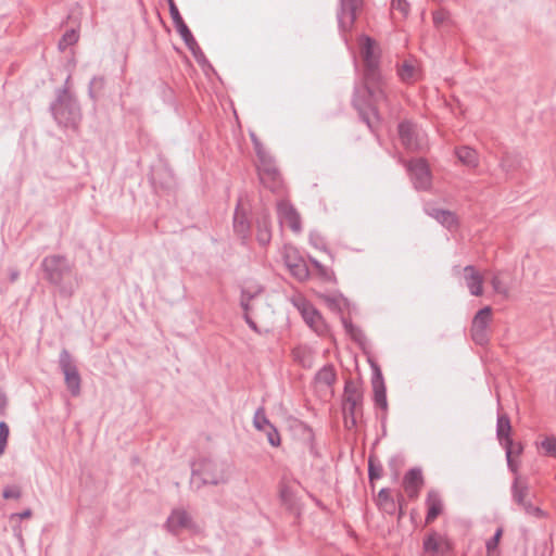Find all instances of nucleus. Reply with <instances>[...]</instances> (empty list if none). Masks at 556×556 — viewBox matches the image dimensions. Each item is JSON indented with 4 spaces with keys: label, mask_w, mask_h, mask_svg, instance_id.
<instances>
[{
    "label": "nucleus",
    "mask_w": 556,
    "mask_h": 556,
    "mask_svg": "<svg viewBox=\"0 0 556 556\" xmlns=\"http://www.w3.org/2000/svg\"><path fill=\"white\" fill-rule=\"evenodd\" d=\"M510 448L511 447L504 448L505 455H506V460H507V467L513 473L517 475L518 470H519L520 463L513 456V452Z\"/></svg>",
    "instance_id": "obj_45"
},
{
    "label": "nucleus",
    "mask_w": 556,
    "mask_h": 556,
    "mask_svg": "<svg viewBox=\"0 0 556 556\" xmlns=\"http://www.w3.org/2000/svg\"><path fill=\"white\" fill-rule=\"evenodd\" d=\"M256 240L262 247L269 244L271 240V222L267 211H262L256 217Z\"/></svg>",
    "instance_id": "obj_22"
},
{
    "label": "nucleus",
    "mask_w": 556,
    "mask_h": 556,
    "mask_svg": "<svg viewBox=\"0 0 556 556\" xmlns=\"http://www.w3.org/2000/svg\"><path fill=\"white\" fill-rule=\"evenodd\" d=\"M31 516H33L31 509L27 508V509L23 510L20 514L12 515V518L13 517H18L20 519H27V518H30Z\"/></svg>",
    "instance_id": "obj_55"
},
{
    "label": "nucleus",
    "mask_w": 556,
    "mask_h": 556,
    "mask_svg": "<svg viewBox=\"0 0 556 556\" xmlns=\"http://www.w3.org/2000/svg\"><path fill=\"white\" fill-rule=\"evenodd\" d=\"M233 231L243 241V243L250 238L251 224L247 212L241 208L240 200L237 203L233 214Z\"/></svg>",
    "instance_id": "obj_19"
},
{
    "label": "nucleus",
    "mask_w": 556,
    "mask_h": 556,
    "mask_svg": "<svg viewBox=\"0 0 556 556\" xmlns=\"http://www.w3.org/2000/svg\"><path fill=\"white\" fill-rule=\"evenodd\" d=\"M243 319L248 325L253 320L252 317L250 316V313H243Z\"/></svg>",
    "instance_id": "obj_63"
},
{
    "label": "nucleus",
    "mask_w": 556,
    "mask_h": 556,
    "mask_svg": "<svg viewBox=\"0 0 556 556\" xmlns=\"http://www.w3.org/2000/svg\"><path fill=\"white\" fill-rule=\"evenodd\" d=\"M342 324L345 331L351 336L354 341H359L363 338V332L359 328L353 325L350 318L342 317Z\"/></svg>",
    "instance_id": "obj_40"
},
{
    "label": "nucleus",
    "mask_w": 556,
    "mask_h": 556,
    "mask_svg": "<svg viewBox=\"0 0 556 556\" xmlns=\"http://www.w3.org/2000/svg\"><path fill=\"white\" fill-rule=\"evenodd\" d=\"M262 431L266 434L267 441L271 446H274V447L280 446V444H281L280 433H279L278 429L273 424H270L269 426L264 428Z\"/></svg>",
    "instance_id": "obj_35"
},
{
    "label": "nucleus",
    "mask_w": 556,
    "mask_h": 556,
    "mask_svg": "<svg viewBox=\"0 0 556 556\" xmlns=\"http://www.w3.org/2000/svg\"><path fill=\"white\" fill-rule=\"evenodd\" d=\"M309 242L313 247H315L316 249L320 250V251H324V252H327L331 260H333V256L332 254L330 253V251L327 249L326 247V243L324 241V239L319 236V235H311L309 237Z\"/></svg>",
    "instance_id": "obj_47"
},
{
    "label": "nucleus",
    "mask_w": 556,
    "mask_h": 556,
    "mask_svg": "<svg viewBox=\"0 0 556 556\" xmlns=\"http://www.w3.org/2000/svg\"><path fill=\"white\" fill-rule=\"evenodd\" d=\"M17 277H18V271L14 270L10 275V280L13 282L17 279Z\"/></svg>",
    "instance_id": "obj_64"
},
{
    "label": "nucleus",
    "mask_w": 556,
    "mask_h": 556,
    "mask_svg": "<svg viewBox=\"0 0 556 556\" xmlns=\"http://www.w3.org/2000/svg\"><path fill=\"white\" fill-rule=\"evenodd\" d=\"M150 181H151V184H152L153 189L155 190V192H157V190H159V186H157V182H156L155 177H154V176H152V177H151V179H150Z\"/></svg>",
    "instance_id": "obj_62"
},
{
    "label": "nucleus",
    "mask_w": 556,
    "mask_h": 556,
    "mask_svg": "<svg viewBox=\"0 0 556 556\" xmlns=\"http://www.w3.org/2000/svg\"><path fill=\"white\" fill-rule=\"evenodd\" d=\"M491 285L495 293L503 295L505 299L509 296V288L504 283L498 274L492 277Z\"/></svg>",
    "instance_id": "obj_37"
},
{
    "label": "nucleus",
    "mask_w": 556,
    "mask_h": 556,
    "mask_svg": "<svg viewBox=\"0 0 556 556\" xmlns=\"http://www.w3.org/2000/svg\"><path fill=\"white\" fill-rule=\"evenodd\" d=\"M455 155L458 161L470 168H477L479 166V154L478 152L468 147L462 146L455 149Z\"/></svg>",
    "instance_id": "obj_27"
},
{
    "label": "nucleus",
    "mask_w": 556,
    "mask_h": 556,
    "mask_svg": "<svg viewBox=\"0 0 556 556\" xmlns=\"http://www.w3.org/2000/svg\"><path fill=\"white\" fill-rule=\"evenodd\" d=\"M503 535V529H496L495 533L491 539H489L485 543L486 552H496L500 540Z\"/></svg>",
    "instance_id": "obj_43"
},
{
    "label": "nucleus",
    "mask_w": 556,
    "mask_h": 556,
    "mask_svg": "<svg viewBox=\"0 0 556 556\" xmlns=\"http://www.w3.org/2000/svg\"><path fill=\"white\" fill-rule=\"evenodd\" d=\"M168 3L170 17L180 13L174 0H166Z\"/></svg>",
    "instance_id": "obj_54"
},
{
    "label": "nucleus",
    "mask_w": 556,
    "mask_h": 556,
    "mask_svg": "<svg viewBox=\"0 0 556 556\" xmlns=\"http://www.w3.org/2000/svg\"><path fill=\"white\" fill-rule=\"evenodd\" d=\"M404 466V457L401 454L391 456L388 460V467L394 479L400 476L401 468Z\"/></svg>",
    "instance_id": "obj_36"
},
{
    "label": "nucleus",
    "mask_w": 556,
    "mask_h": 556,
    "mask_svg": "<svg viewBox=\"0 0 556 556\" xmlns=\"http://www.w3.org/2000/svg\"><path fill=\"white\" fill-rule=\"evenodd\" d=\"M450 18L448 11L444 9H440L433 12L432 21L435 27H440L444 22Z\"/></svg>",
    "instance_id": "obj_46"
},
{
    "label": "nucleus",
    "mask_w": 556,
    "mask_h": 556,
    "mask_svg": "<svg viewBox=\"0 0 556 556\" xmlns=\"http://www.w3.org/2000/svg\"><path fill=\"white\" fill-rule=\"evenodd\" d=\"M529 495V485L527 482H522L518 476H516L511 484V497L513 501L529 516L538 519L546 518L547 514L539 506L533 505L527 500Z\"/></svg>",
    "instance_id": "obj_11"
},
{
    "label": "nucleus",
    "mask_w": 556,
    "mask_h": 556,
    "mask_svg": "<svg viewBox=\"0 0 556 556\" xmlns=\"http://www.w3.org/2000/svg\"><path fill=\"white\" fill-rule=\"evenodd\" d=\"M412 182L416 190L427 191L432 185V175L425 159L413 160L407 165Z\"/></svg>",
    "instance_id": "obj_14"
},
{
    "label": "nucleus",
    "mask_w": 556,
    "mask_h": 556,
    "mask_svg": "<svg viewBox=\"0 0 556 556\" xmlns=\"http://www.w3.org/2000/svg\"><path fill=\"white\" fill-rule=\"evenodd\" d=\"M396 502V510L399 509V519H401L403 516H404V509H403V506L405 504V500H404V496L403 494H399L397 495V500L395 501Z\"/></svg>",
    "instance_id": "obj_52"
},
{
    "label": "nucleus",
    "mask_w": 556,
    "mask_h": 556,
    "mask_svg": "<svg viewBox=\"0 0 556 556\" xmlns=\"http://www.w3.org/2000/svg\"><path fill=\"white\" fill-rule=\"evenodd\" d=\"M364 5L365 0H339L337 20L341 33L345 34L352 30Z\"/></svg>",
    "instance_id": "obj_8"
},
{
    "label": "nucleus",
    "mask_w": 556,
    "mask_h": 556,
    "mask_svg": "<svg viewBox=\"0 0 556 556\" xmlns=\"http://www.w3.org/2000/svg\"><path fill=\"white\" fill-rule=\"evenodd\" d=\"M466 286L471 295L480 296L483 293V277L472 265L464 268Z\"/></svg>",
    "instance_id": "obj_25"
},
{
    "label": "nucleus",
    "mask_w": 556,
    "mask_h": 556,
    "mask_svg": "<svg viewBox=\"0 0 556 556\" xmlns=\"http://www.w3.org/2000/svg\"><path fill=\"white\" fill-rule=\"evenodd\" d=\"M383 475V466L375 453L368 456V480L371 489H375V481L379 480Z\"/></svg>",
    "instance_id": "obj_30"
},
{
    "label": "nucleus",
    "mask_w": 556,
    "mask_h": 556,
    "mask_svg": "<svg viewBox=\"0 0 556 556\" xmlns=\"http://www.w3.org/2000/svg\"><path fill=\"white\" fill-rule=\"evenodd\" d=\"M227 480L223 463H218L210 457H200L192 463L191 484H195L198 490L206 484H223Z\"/></svg>",
    "instance_id": "obj_4"
},
{
    "label": "nucleus",
    "mask_w": 556,
    "mask_h": 556,
    "mask_svg": "<svg viewBox=\"0 0 556 556\" xmlns=\"http://www.w3.org/2000/svg\"><path fill=\"white\" fill-rule=\"evenodd\" d=\"M309 262L311 264L314 266V268L317 270L321 267V263L319 261H317L316 258L314 257H309Z\"/></svg>",
    "instance_id": "obj_60"
},
{
    "label": "nucleus",
    "mask_w": 556,
    "mask_h": 556,
    "mask_svg": "<svg viewBox=\"0 0 556 556\" xmlns=\"http://www.w3.org/2000/svg\"><path fill=\"white\" fill-rule=\"evenodd\" d=\"M40 268L46 281L58 287L62 294H72V288H66L65 281L73 274V264L65 255L51 254L45 256L41 261Z\"/></svg>",
    "instance_id": "obj_3"
},
{
    "label": "nucleus",
    "mask_w": 556,
    "mask_h": 556,
    "mask_svg": "<svg viewBox=\"0 0 556 556\" xmlns=\"http://www.w3.org/2000/svg\"><path fill=\"white\" fill-rule=\"evenodd\" d=\"M372 377H371V386L374 391V402L377 407H380L382 410L388 409V401H387V389L384 384V379L381 372V369L378 364L371 363Z\"/></svg>",
    "instance_id": "obj_17"
},
{
    "label": "nucleus",
    "mask_w": 556,
    "mask_h": 556,
    "mask_svg": "<svg viewBox=\"0 0 556 556\" xmlns=\"http://www.w3.org/2000/svg\"><path fill=\"white\" fill-rule=\"evenodd\" d=\"M309 262L311 264L314 266V268L317 270L321 267V263L319 261H317L316 258L314 257H309Z\"/></svg>",
    "instance_id": "obj_58"
},
{
    "label": "nucleus",
    "mask_w": 556,
    "mask_h": 556,
    "mask_svg": "<svg viewBox=\"0 0 556 556\" xmlns=\"http://www.w3.org/2000/svg\"><path fill=\"white\" fill-rule=\"evenodd\" d=\"M501 167L505 170V172H509L511 168H513V164L510 162V155L509 154H504L501 159Z\"/></svg>",
    "instance_id": "obj_51"
},
{
    "label": "nucleus",
    "mask_w": 556,
    "mask_h": 556,
    "mask_svg": "<svg viewBox=\"0 0 556 556\" xmlns=\"http://www.w3.org/2000/svg\"><path fill=\"white\" fill-rule=\"evenodd\" d=\"M359 54L363 86L354 89L351 103L361 121L375 134L381 124L379 105L389 102L388 83L381 71V49L374 38L359 37Z\"/></svg>",
    "instance_id": "obj_1"
},
{
    "label": "nucleus",
    "mask_w": 556,
    "mask_h": 556,
    "mask_svg": "<svg viewBox=\"0 0 556 556\" xmlns=\"http://www.w3.org/2000/svg\"><path fill=\"white\" fill-rule=\"evenodd\" d=\"M271 422L266 416V410L264 406H260L254 416H253V426L256 430L261 431L267 426H269Z\"/></svg>",
    "instance_id": "obj_34"
},
{
    "label": "nucleus",
    "mask_w": 556,
    "mask_h": 556,
    "mask_svg": "<svg viewBox=\"0 0 556 556\" xmlns=\"http://www.w3.org/2000/svg\"><path fill=\"white\" fill-rule=\"evenodd\" d=\"M376 504L379 510L384 514L394 515L396 513V502L388 488H382L378 492Z\"/></svg>",
    "instance_id": "obj_26"
},
{
    "label": "nucleus",
    "mask_w": 556,
    "mask_h": 556,
    "mask_svg": "<svg viewBox=\"0 0 556 556\" xmlns=\"http://www.w3.org/2000/svg\"><path fill=\"white\" fill-rule=\"evenodd\" d=\"M257 162V175L261 184L271 192H279L282 189L283 180L275 159L268 156Z\"/></svg>",
    "instance_id": "obj_7"
},
{
    "label": "nucleus",
    "mask_w": 556,
    "mask_h": 556,
    "mask_svg": "<svg viewBox=\"0 0 556 556\" xmlns=\"http://www.w3.org/2000/svg\"><path fill=\"white\" fill-rule=\"evenodd\" d=\"M257 293H258V292L252 293V292H250V291H249V290H247V289H242V290H241V296H240V300H241V301H245V302H251V300H253Z\"/></svg>",
    "instance_id": "obj_53"
},
{
    "label": "nucleus",
    "mask_w": 556,
    "mask_h": 556,
    "mask_svg": "<svg viewBox=\"0 0 556 556\" xmlns=\"http://www.w3.org/2000/svg\"><path fill=\"white\" fill-rule=\"evenodd\" d=\"M511 424L507 414H500L496 421V438L503 448L511 447Z\"/></svg>",
    "instance_id": "obj_23"
},
{
    "label": "nucleus",
    "mask_w": 556,
    "mask_h": 556,
    "mask_svg": "<svg viewBox=\"0 0 556 556\" xmlns=\"http://www.w3.org/2000/svg\"><path fill=\"white\" fill-rule=\"evenodd\" d=\"M2 496L5 500H18L22 496V491L18 485H7L3 489Z\"/></svg>",
    "instance_id": "obj_41"
},
{
    "label": "nucleus",
    "mask_w": 556,
    "mask_h": 556,
    "mask_svg": "<svg viewBox=\"0 0 556 556\" xmlns=\"http://www.w3.org/2000/svg\"><path fill=\"white\" fill-rule=\"evenodd\" d=\"M399 138L407 151H418L421 143L418 138L417 126L410 121H403L397 126Z\"/></svg>",
    "instance_id": "obj_16"
},
{
    "label": "nucleus",
    "mask_w": 556,
    "mask_h": 556,
    "mask_svg": "<svg viewBox=\"0 0 556 556\" xmlns=\"http://www.w3.org/2000/svg\"><path fill=\"white\" fill-rule=\"evenodd\" d=\"M173 23L175 25L176 30L180 35L181 39L184 40L187 48L191 51L192 55L194 56L195 61L202 66H208L212 68V65L210 64L208 60L206 59L205 54L203 53L202 49L198 45L197 40L194 39L191 30L185 23L182 16L180 13L172 16Z\"/></svg>",
    "instance_id": "obj_12"
},
{
    "label": "nucleus",
    "mask_w": 556,
    "mask_h": 556,
    "mask_svg": "<svg viewBox=\"0 0 556 556\" xmlns=\"http://www.w3.org/2000/svg\"><path fill=\"white\" fill-rule=\"evenodd\" d=\"M278 215L280 220L286 223L294 232L301 231V217L293 205L289 203H279Z\"/></svg>",
    "instance_id": "obj_24"
},
{
    "label": "nucleus",
    "mask_w": 556,
    "mask_h": 556,
    "mask_svg": "<svg viewBox=\"0 0 556 556\" xmlns=\"http://www.w3.org/2000/svg\"><path fill=\"white\" fill-rule=\"evenodd\" d=\"M105 78L104 76H94L89 83L88 94L93 100L97 101L101 96L102 91L105 87Z\"/></svg>",
    "instance_id": "obj_32"
},
{
    "label": "nucleus",
    "mask_w": 556,
    "mask_h": 556,
    "mask_svg": "<svg viewBox=\"0 0 556 556\" xmlns=\"http://www.w3.org/2000/svg\"><path fill=\"white\" fill-rule=\"evenodd\" d=\"M540 446L544 451V454L546 456L556 458V437H554V435L546 437L541 442Z\"/></svg>",
    "instance_id": "obj_39"
},
{
    "label": "nucleus",
    "mask_w": 556,
    "mask_h": 556,
    "mask_svg": "<svg viewBox=\"0 0 556 556\" xmlns=\"http://www.w3.org/2000/svg\"><path fill=\"white\" fill-rule=\"evenodd\" d=\"M492 307L484 306L473 316L470 327V337L477 345L484 346L490 342V325L492 321Z\"/></svg>",
    "instance_id": "obj_9"
},
{
    "label": "nucleus",
    "mask_w": 556,
    "mask_h": 556,
    "mask_svg": "<svg viewBox=\"0 0 556 556\" xmlns=\"http://www.w3.org/2000/svg\"><path fill=\"white\" fill-rule=\"evenodd\" d=\"M392 10L401 13L402 17H407L409 13V3L406 0H392Z\"/></svg>",
    "instance_id": "obj_44"
},
{
    "label": "nucleus",
    "mask_w": 556,
    "mask_h": 556,
    "mask_svg": "<svg viewBox=\"0 0 556 556\" xmlns=\"http://www.w3.org/2000/svg\"><path fill=\"white\" fill-rule=\"evenodd\" d=\"M309 262L311 264L314 266V268L317 270L321 267V263L319 261H317L316 258L314 257H309Z\"/></svg>",
    "instance_id": "obj_59"
},
{
    "label": "nucleus",
    "mask_w": 556,
    "mask_h": 556,
    "mask_svg": "<svg viewBox=\"0 0 556 556\" xmlns=\"http://www.w3.org/2000/svg\"><path fill=\"white\" fill-rule=\"evenodd\" d=\"M250 138L252 141L253 149L255 151L257 161L263 160L268 156H271L270 153L265 149V147L263 146V143L261 142V140L254 132L250 134Z\"/></svg>",
    "instance_id": "obj_38"
},
{
    "label": "nucleus",
    "mask_w": 556,
    "mask_h": 556,
    "mask_svg": "<svg viewBox=\"0 0 556 556\" xmlns=\"http://www.w3.org/2000/svg\"><path fill=\"white\" fill-rule=\"evenodd\" d=\"M337 374L332 364H327L320 368L315 375V381L317 383L325 384L326 387H332L336 382Z\"/></svg>",
    "instance_id": "obj_31"
},
{
    "label": "nucleus",
    "mask_w": 556,
    "mask_h": 556,
    "mask_svg": "<svg viewBox=\"0 0 556 556\" xmlns=\"http://www.w3.org/2000/svg\"><path fill=\"white\" fill-rule=\"evenodd\" d=\"M165 530L172 535H179L182 530H197V523L191 515L184 508H174L168 515L165 523Z\"/></svg>",
    "instance_id": "obj_15"
},
{
    "label": "nucleus",
    "mask_w": 556,
    "mask_h": 556,
    "mask_svg": "<svg viewBox=\"0 0 556 556\" xmlns=\"http://www.w3.org/2000/svg\"><path fill=\"white\" fill-rule=\"evenodd\" d=\"M363 400L361 386L351 379L346 380L343 391V415L348 429L356 427L358 418L363 416Z\"/></svg>",
    "instance_id": "obj_5"
},
{
    "label": "nucleus",
    "mask_w": 556,
    "mask_h": 556,
    "mask_svg": "<svg viewBox=\"0 0 556 556\" xmlns=\"http://www.w3.org/2000/svg\"><path fill=\"white\" fill-rule=\"evenodd\" d=\"M454 544L446 534L430 530L422 540V552L427 556H445L453 552Z\"/></svg>",
    "instance_id": "obj_13"
},
{
    "label": "nucleus",
    "mask_w": 556,
    "mask_h": 556,
    "mask_svg": "<svg viewBox=\"0 0 556 556\" xmlns=\"http://www.w3.org/2000/svg\"><path fill=\"white\" fill-rule=\"evenodd\" d=\"M293 305L300 312L305 324L318 334L328 331L327 324L319 311L305 298L293 299Z\"/></svg>",
    "instance_id": "obj_10"
},
{
    "label": "nucleus",
    "mask_w": 556,
    "mask_h": 556,
    "mask_svg": "<svg viewBox=\"0 0 556 556\" xmlns=\"http://www.w3.org/2000/svg\"><path fill=\"white\" fill-rule=\"evenodd\" d=\"M240 306L242 307L243 309V313H249L250 312V302H245V301H241L240 300Z\"/></svg>",
    "instance_id": "obj_57"
},
{
    "label": "nucleus",
    "mask_w": 556,
    "mask_h": 556,
    "mask_svg": "<svg viewBox=\"0 0 556 556\" xmlns=\"http://www.w3.org/2000/svg\"><path fill=\"white\" fill-rule=\"evenodd\" d=\"M7 406V397L5 395L0 391V416L4 414Z\"/></svg>",
    "instance_id": "obj_56"
},
{
    "label": "nucleus",
    "mask_w": 556,
    "mask_h": 556,
    "mask_svg": "<svg viewBox=\"0 0 556 556\" xmlns=\"http://www.w3.org/2000/svg\"><path fill=\"white\" fill-rule=\"evenodd\" d=\"M59 368L64 375L65 386L72 396L81 392V377L71 353L63 349L59 355Z\"/></svg>",
    "instance_id": "obj_6"
},
{
    "label": "nucleus",
    "mask_w": 556,
    "mask_h": 556,
    "mask_svg": "<svg viewBox=\"0 0 556 556\" xmlns=\"http://www.w3.org/2000/svg\"><path fill=\"white\" fill-rule=\"evenodd\" d=\"M10 429L5 421H0V441L7 442L9 439Z\"/></svg>",
    "instance_id": "obj_49"
},
{
    "label": "nucleus",
    "mask_w": 556,
    "mask_h": 556,
    "mask_svg": "<svg viewBox=\"0 0 556 556\" xmlns=\"http://www.w3.org/2000/svg\"><path fill=\"white\" fill-rule=\"evenodd\" d=\"M342 300V296L340 295L339 298L337 296H325V301L326 303L328 304V306L331 308V309H338L340 311V301Z\"/></svg>",
    "instance_id": "obj_48"
},
{
    "label": "nucleus",
    "mask_w": 556,
    "mask_h": 556,
    "mask_svg": "<svg viewBox=\"0 0 556 556\" xmlns=\"http://www.w3.org/2000/svg\"><path fill=\"white\" fill-rule=\"evenodd\" d=\"M248 326H249V327H250V329H251V330H253L254 332H256V333H258V334L261 333V330H260V328H258L257 324H256L254 320H252Z\"/></svg>",
    "instance_id": "obj_61"
},
{
    "label": "nucleus",
    "mask_w": 556,
    "mask_h": 556,
    "mask_svg": "<svg viewBox=\"0 0 556 556\" xmlns=\"http://www.w3.org/2000/svg\"><path fill=\"white\" fill-rule=\"evenodd\" d=\"M427 514L425 523H432L443 511V502L437 490H430L426 497Z\"/></svg>",
    "instance_id": "obj_21"
},
{
    "label": "nucleus",
    "mask_w": 556,
    "mask_h": 556,
    "mask_svg": "<svg viewBox=\"0 0 556 556\" xmlns=\"http://www.w3.org/2000/svg\"><path fill=\"white\" fill-rule=\"evenodd\" d=\"M511 452H513V456L516 458V457H519L522 453H523V444L521 442H515L514 440H511Z\"/></svg>",
    "instance_id": "obj_50"
},
{
    "label": "nucleus",
    "mask_w": 556,
    "mask_h": 556,
    "mask_svg": "<svg viewBox=\"0 0 556 556\" xmlns=\"http://www.w3.org/2000/svg\"><path fill=\"white\" fill-rule=\"evenodd\" d=\"M426 213L448 230L457 229L459 226L458 217L452 211L440 207H427Z\"/></svg>",
    "instance_id": "obj_20"
},
{
    "label": "nucleus",
    "mask_w": 556,
    "mask_h": 556,
    "mask_svg": "<svg viewBox=\"0 0 556 556\" xmlns=\"http://www.w3.org/2000/svg\"><path fill=\"white\" fill-rule=\"evenodd\" d=\"M316 271L323 281L337 283V277L331 268L321 265V267Z\"/></svg>",
    "instance_id": "obj_42"
},
{
    "label": "nucleus",
    "mask_w": 556,
    "mask_h": 556,
    "mask_svg": "<svg viewBox=\"0 0 556 556\" xmlns=\"http://www.w3.org/2000/svg\"><path fill=\"white\" fill-rule=\"evenodd\" d=\"M425 484L422 471L420 468H410L403 477L402 485L409 500L414 501L419 496L420 490Z\"/></svg>",
    "instance_id": "obj_18"
},
{
    "label": "nucleus",
    "mask_w": 556,
    "mask_h": 556,
    "mask_svg": "<svg viewBox=\"0 0 556 556\" xmlns=\"http://www.w3.org/2000/svg\"><path fill=\"white\" fill-rule=\"evenodd\" d=\"M68 76L63 87L55 90V99L49 110L59 127L77 131L83 119L81 108L75 94L70 90Z\"/></svg>",
    "instance_id": "obj_2"
},
{
    "label": "nucleus",
    "mask_w": 556,
    "mask_h": 556,
    "mask_svg": "<svg viewBox=\"0 0 556 556\" xmlns=\"http://www.w3.org/2000/svg\"><path fill=\"white\" fill-rule=\"evenodd\" d=\"M396 73L399 78L406 84L415 83L418 78V71L415 61L412 59L404 60L402 64H397Z\"/></svg>",
    "instance_id": "obj_28"
},
{
    "label": "nucleus",
    "mask_w": 556,
    "mask_h": 556,
    "mask_svg": "<svg viewBox=\"0 0 556 556\" xmlns=\"http://www.w3.org/2000/svg\"><path fill=\"white\" fill-rule=\"evenodd\" d=\"M78 39L79 34L76 29H67L59 40L58 47L61 51H65L68 47L75 45Z\"/></svg>",
    "instance_id": "obj_33"
},
{
    "label": "nucleus",
    "mask_w": 556,
    "mask_h": 556,
    "mask_svg": "<svg viewBox=\"0 0 556 556\" xmlns=\"http://www.w3.org/2000/svg\"><path fill=\"white\" fill-rule=\"evenodd\" d=\"M286 263L291 275L295 277L298 280L304 281L309 277V270L304 260L298 258L291 261V258L288 256Z\"/></svg>",
    "instance_id": "obj_29"
}]
</instances>
